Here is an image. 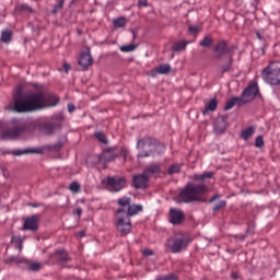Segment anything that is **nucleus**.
I'll return each mask as SVG.
<instances>
[{"label": "nucleus", "mask_w": 280, "mask_h": 280, "mask_svg": "<svg viewBox=\"0 0 280 280\" xmlns=\"http://www.w3.org/2000/svg\"><path fill=\"white\" fill-rule=\"evenodd\" d=\"M200 47H205L206 49H210L213 46V37L211 35H206L200 42Z\"/></svg>", "instance_id": "21"}, {"label": "nucleus", "mask_w": 280, "mask_h": 280, "mask_svg": "<svg viewBox=\"0 0 280 280\" xmlns=\"http://www.w3.org/2000/svg\"><path fill=\"white\" fill-rule=\"evenodd\" d=\"M232 279H238V276H237V273H235V272H232Z\"/></svg>", "instance_id": "51"}, {"label": "nucleus", "mask_w": 280, "mask_h": 280, "mask_svg": "<svg viewBox=\"0 0 280 280\" xmlns=\"http://www.w3.org/2000/svg\"><path fill=\"white\" fill-rule=\"evenodd\" d=\"M40 268H43V264L40 262H32L28 265V270H32L33 272H37Z\"/></svg>", "instance_id": "34"}, {"label": "nucleus", "mask_w": 280, "mask_h": 280, "mask_svg": "<svg viewBox=\"0 0 280 280\" xmlns=\"http://www.w3.org/2000/svg\"><path fill=\"white\" fill-rule=\"evenodd\" d=\"M189 43H191V42H187V40L177 42L173 45V49H174V51H185V49H187V45H189Z\"/></svg>", "instance_id": "23"}, {"label": "nucleus", "mask_w": 280, "mask_h": 280, "mask_svg": "<svg viewBox=\"0 0 280 280\" xmlns=\"http://www.w3.org/2000/svg\"><path fill=\"white\" fill-rule=\"evenodd\" d=\"M95 137L101 143H108V140H106V135L104 132H96Z\"/></svg>", "instance_id": "36"}, {"label": "nucleus", "mask_w": 280, "mask_h": 280, "mask_svg": "<svg viewBox=\"0 0 280 280\" xmlns=\"http://www.w3.org/2000/svg\"><path fill=\"white\" fill-rule=\"evenodd\" d=\"M39 220H40V215H38V214L27 218L24 221L23 230L24 231H33V232L38 231Z\"/></svg>", "instance_id": "14"}, {"label": "nucleus", "mask_w": 280, "mask_h": 280, "mask_svg": "<svg viewBox=\"0 0 280 280\" xmlns=\"http://www.w3.org/2000/svg\"><path fill=\"white\" fill-rule=\"evenodd\" d=\"M246 104V101L240 96H234L225 104V110H231L234 106H244Z\"/></svg>", "instance_id": "17"}, {"label": "nucleus", "mask_w": 280, "mask_h": 280, "mask_svg": "<svg viewBox=\"0 0 280 280\" xmlns=\"http://www.w3.org/2000/svg\"><path fill=\"white\" fill-rule=\"evenodd\" d=\"M27 130L26 125H20L13 129L3 131L1 139H16L20 135H23Z\"/></svg>", "instance_id": "11"}, {"label": "nucleus", "mask_w": 280, "mask_h": 280, "mask_svg": "<svg viewBox=\"0 0 280 280\" xmlns=\"http://www.w3.org/2000/svg\"><path fill=\"white\" fill-rule=\"evenodd\" d=\"M156 73H160L161 75H167L172 71V66L170 65H160L158 68H155Z\"/></svg>", "instance_id": "24"}, {"label": "nucleus", "mask_w": 280, "mask_h": 280, "mask_svg": "<svg viewBox=\"0 0 280 280\" xmlns=\"http://www.w3.org/2000/svg\"><path fill=\"white\" fill-rule=\"evenodd\" d=\"M12 242L19 246L20 250L23 248V241L21 240V236H13Z\"/></svg>", "instance_id": "38"}, {"label": "nucleus", "mask_w": 280, "mask_h": 280, "mask_svg": "<svg viewBox=\"0 0 280 280\" xmlns=\"http://www.w3.org/2000/svg\"><path fill=\"white\" fill-rule=\"evenodd\" d=\"M213 51L215 58L221 60V58H224V56H229V54L233 51V47L229 46L226 40L221 39L215 44Z\"/></svg>", "instance_id": "6"}, {"label": "nucleus", "mask_w": 280, "mask_h": 280, "mask_svg": "<svg viewBox=\"0 0 280 280\" xmlns=\"http://www.w3.org/2000/svg\"><path fill=\"white\" fill-rule=\"evenodd\" d=\"M143 172L148 176H150V174H161V165L152 164V165L148 166L147 168H144Z\"/></svg>", "instance_id": "22"}, {"label": "nucleus", "mask_w": 280, "mask_h": 280, "mask_svg": "<svg viewBox=\"0 0 280 280\" xmlns=\"http://www.w3.org/2000/svg\"><path fill=\"white\" fill-rule=\"evenodd\" d=\"M131 202H132V199L129 197H122L118 199L119 207H130Z\"/></svg>", "instance_id": "30"}, {"label": "nucleus", "mask_w": 280, "mask_h": 280, "mask_svg": "<svg viewBox=\"0 0 280 280\" xmlns=\"http://www.w3.org/2000/svg\"><path fill=\"white\" fill-rule=\"evenodd\" d=\"M13 156H23V154H43V150L40 149H24V150H15L12 152Z\"/></svg>", "instance_id": "18"}, {"label": "nucleus", "mask_w": 280, "mask_h": 280, "mask_svg": "<svg viewBox=\"0 0 280 280\" xmlns=\"http://www.w3.org/2000/svg\"><path fill=\"white\" fill-rule=\"evenodd\" d=\"M59 1H62V3H65V0H59Z\"/></svg>", "instance_id": "53"}, {"label": "nucleus", "mask_w": 280, "mask_h": 280, "mask_svg": "<svg viewBox=\"0 0 280 280\" xmlns=\"http://www.w3.org/2000/svg\"><path fill=\"white\" fill-rule=\"evenodd\" d=\"M13 102L15 113H36V110H43L47 106H56L59 98L43 91L23 92V88L18 86L13 95Z\"/></svg>", "instance_id": "1"}, {"label": "nucleus", "mask_w": 280, "mask_h": 280, "mask_svg": "<svg viewBox=\"0 0 280 280\" xmlns=\"http://www.w3.org/2000/svg\"><path fill=\"white\" fill-rule=\"evenodd\" d=\"M142 254L145 256V257H152V255H154V252L152 249H144L142 252Z\"/></svg>", "instance_id": "44"}, {"label": "nucleus", "mask_w": 280, "mask_h": 280, "mask_svg": "<svg viewBox=\"0 0 280 280\" xmlns=\"http://www.w3.org/2000/svg\"><path fill=\"white\" fill-rule=\"evenodd\" d=\"M191 244V236L187 234H178L167 240L165 246L170 253L174 255L187 250V246Z\"/></svg>", "instance_id": "4"}, {"label": "nucleus", "mask_w": 280, "mask_h": 280, "mask_svg": "<svg viewBox=\"0 0 280 280\" xmlns=\"http://www.w3.org/2000/svg\"><path fill=\"white\" fill-rule=\"evenodd\" d=\"M79 235H80L81 237H84V236L86 235V232L81 231V232H79Z\"/></svg>", "instance_id": "50"}, {"label": "nucleus", "mask_w": 280, "mask_h": 280, "mask_svg": "<svg viewBox=\"0 0 280 280\" xmlns=\"http://www.w3.org/2000/svg\"><path fill=\"white\" fill-rule=\"evenodd\" d=\"M63 71H66V73H69V71H71V66L69 63H63Z\"/></svg>", "instance_id": "46"}, {"label": "nucleus", "mask_w": 280, "mask_h": 280, "mask_svg": "<svg viewBox=\"0 0 280 280\" xmlns=\"http://www.w3.org/2000/svg\"><path fill=\"white\" fill-rule=\"evenodd\" d=\"M209 188L205 183L200 184H194L189 183L186 185L185 188H183L178 194V200L180 202H197L198 200H201V198L205 196V194H208Z\"/></svg>", "instance_id": "2"}, {"label": "nucleus", "mask_w": 280, "mask_h": 280, "mask_svg": "<svg viewBox=\"0 0 280 280\" xmlns=\"http://www.w3.org/2000/svg\"><path fill=\"white\" fill-rule=\"evenodd\" d=\"M54 258L56 259V261H58V264H60V266L63 267L67 266L69 261H71V257L65 249H57L54 254Z\"/></svg>", "instance_id": "16"}, {"label": "nucleus", "mask_w": 280, "mask_h": 280, "mask_svg": "<svg viewBox=\"0 0 280 280\" xmlns=\"http://www.w3.org/2000/svg\"><path fill=\"white\" fill-rule=\"evenodd\" d=\"M135 49H137V45H132V44L120 47V51H124L125 54L135 51Z\"/></svg>", "instance_id": "33"}, {"label": "nucleus", "mask_w": 280, "mask_h": 280, "mask_svg": "<svg viewBox=\"0 0 280 280\" xmlns=\"http://www.w3.org/2000/svg\"><path fill=\"white\" fill-rule=\"evenodd\" d=\"M11 40H12V31L10 30L2 31L1 42L8 44Z\"/></svg>", "instance_id": "28"}, {"label": "nucleus", "mask_w": 280, "mask_h": 280, "mask_svg": "<svg viewBox=\"0 0 280 280\" xmlns=\"http://www.w3.org/2000/svg\"><path fill=\"white\" fill-rule=\"evenodd\" d=\"M149 182H150V176H148L143 171V174L133 176L132 185L135 189H145V187H148Z\"/></svg>", "instance_id": "12"}, {"label": "nucleus", "mask_w": 280, "mask_h": 280, "mask_svg": "<svg viewBox=\"0 0 280 280\" xmlns=\"http://www.w3.org/2000/svg\"><path fill=\"white\" fill-rule=\"evenodd\" d=\"M170 222L174 225L185 222V212H183L180 209L172 208L170 210Z\"/></svg>", "instance_id": "13"}, {"label": "nucleus", "mask_w": 280, "mask_h": 280, "mask_svg": "<svg viewBox=\"0 0 280 280\" xmlns=\"http://www.w3.org/2000/svg\"><path fill=\"white\" fill-rule=\"evenodd\" d=\"M68 110H69V113H73V110H75V105L69 104L68 105Z\"/></svg>", "instance_id": "48"}, {"label": "nucleus", "mask_w": 280, "mask_h": 280, "mask_svg": "<svg viewBox=\"0 0 280 280\" xmlns=\"http://www.w3.org/2000/svg\"><path fill=\"white\" fill-rule=\"evenodd\" d=\"M232 67H233V57H230L229 62L221 67L222 73L229 72V70L232 69Z\"/></svg>", "instance_id": "31"}, {"label": "nucleus", "mask_w": 280, "mask_h": 280, "mask_svg": "<svg viewBox=\"0 0 280 280\" xmlns=\"http://www.w3.org/2000/svg\"><path fill=\"white\" fill-rule=\"evenodd\" d=\"M65 7V2L59 1L57 5H55L52 13L54 14H58V12H60V10H62V8Z\"/></svg>", "instance_id": "39"}, {"label": "nucleus", "mask_w": 280, "mask_h": 280, "mask_svg": "<svg viewBox=\"0 0 280 280\" xmlns=\"http://www.w3.org/2000/svg\"><path fill=\"white\" fill-rule=\"evenodd\" d=\"M156 280H178V277H176V275L171 273L168 276H160L156 278Z\"/></svg>", "instance_id": "37"}, {"label": "nucleus", "mask_w": 280, "mask_h": 280, "mask_svg": "<svg viewBox=\"0 0 280 280\" xmlns=\"http://www.w3.org/2000/svg\"><path fill=\"white\" fill-rule=\"evenodd\" d=\"M213 176H215V173L213 172H203L202 174H195L192 176V180H200L201 183H205V180H207V178H213Z\"/></svg>", "instance_id": "20"}, {"label": "nucleus", "mask_w": 280, "mask_h": 280, "mask_svg": "<svg viewBox=\"0 0 280 280\" xmlns=\"http://www.w3.org/2000/svg\"><path fill=\"white\" fill-rule=\"evenodd\" d=\"M82 211H83L82 208H77V209L74 210V214L80 218V215H82Z\"/></svg>", "instance_id": "47"}, {"label": "nucleus", "mask_w": 280, "mask_h": 280, "mask_svg": "<svg viewBox=\"0 0 280 280\" xmlns=\"http://www.w3.org/2000/svg\"><path fill=\"white\" fill-rule=\"evenodd\" d=\"M253 135H255V128L249 127L242 131L241 137L244 139V141H248Z\"/></svg>", "instance_id": "26"}, {"label": "nucleus", "mask_w": 280, "mask_h": 280, "mask_svg": "<svg viewBox=\"0 0 280 280\" xmlns=\"http://www.w3.org/2000/svg\"><path fill=\"white\" fill-rule=\"evenodd\" d=\"M117 229L121 233V235H128L130 231H132V223H130V219L124 217L122 214L117 215Z\"/></svg>", "instance_id": "9"}, {"label": "nucleus", "mask_w": 280, "mask_h": 280, "mask_svg": "<svg viewBox=\"0 0 280 280\" xmlns=\"http://www.w3.org/2000/svg\"><path fill=\"white\" fill-rule=\"evenodd\" d=\"M219 196L215 195L212 198H210L209 202H215V200H218Z\"/></svg>", "instance_id": "49"}, {"label": "nucleus", "mask_w": 280, "mask_h": 280, "mask_svg": "<svg viewBox=\"0 0 280 280\" xmlns=\"http://www.w3.org/2000/svg\"><path fill=\"white\" fill-rule=\"evenodd\" d=\"M81 189V186L78 182H73L72 184H70V191H72L73 194H78Z\"/></svg>", "instance_id": "35"}, {"label": "nucleus", "mask_w": 280, "mask_h": 280, "mask_svg": "<svg viewBox=\"0 0 280 280\" xmlns=\"http://www.w3.org/2000/svg\"><path fill=\"white\" fill-rule=\"evenodd\" d=\"M224 207H226V201H220L213 207V211H220V209H224Z\"/></svg>", "instance_id": "42"}, {"label": "nucleus", "mask_w": 280, "mask_h": 280, "mask_svg": "<svg viewBox=\"0 0 280 280\" xmlns=\"http://www.w3.org/2000/svg\"><path fill=\"white\" fill-rule=\"evenodd\" d=\"M188 30H189L190 34H198V32H200L199 26H189Z\"/></svg>", "instance_id": "43"}, {"label": "nucleus", "mask_w": 280, "mask_h": 280, "mask_svg": "<svg viewBox=\"0 0 280 280\" xmlns=\"http://www.w3.org/2000/svg\"><path fill=\"white\" fill-rule=\"evenodd\" d=\"M119 155L122 158L124 163H126V161H128V149L121 148Z\"/></svg>", "instance_id": "40"}, {"label": "nucleus", "mask_w": 280, "mask_h": 280, "mask_svg": "<svg viewBox=\"0 0 280 280\" xmlns=\"http://www.w3.org/2000/svg\"><path fill=\"white\" fill-rule=\"evenodd\" d=\"M56 127L51 122H44L42 125V130H43V132H45V135H54V129Z\"/></svg>", "instance_id": "27"}, {"label": "nucleus", "mask_w": 280, "mask_h": 280, "mask_svg": "<svg viewBox=\"0 0 280 280\" xmlns=\"http://www.w3.org/2000/svg\"><path fill=\"white\" fill-rule=\"evenodd\" d=\"M140 211H143V206L133 203L129 205L127 211L124 208L118 209L117 215H124L130 220V218L137 215Z\"/></svg>", "instance_id": "10"}, {"label": "nucleus", "mask_w": 280, "mask_h": 280, "mask_svg": "<svg viewBox=\"0 0 280 280\" xmlns=\"http://www.w3.org/2000/svg\"><path fill=\"white\" fill-rule=\"evenodd\" d=\"M180 164H173L170 166L168 168V174L173 175V174H179L180 172Z\"/></svg>", "instance_id": "32"}, {"label": "nucleus", "mask_w": 280, "mask_h": 280, "mask_svg": "<svg viewBox=\"0 0 280 280\" xmlns=\"http://www.w3.org/2000/svg\"><path fill=\"white\" fill-rule=\"evenodd\" d=\"M272 65H275V62H271L268 67H266L262 70V79L267 82V84H270L271 86H279L280 68L272 69Z\"/></svg>", "instance_id": "5"}, {"label": "nucleus", "mask_w": 280, "mask_h": 280, "mask_svg": "<svg viewBox=\"0 0 280 280\" xmlns=\"http://www.w3.org/2000/svg\"><path fill=\"white\" fill-rule=\"evenodd\" d=\"M106 185L109 191H121L126 187V178L124 177H108Z\"/></svg>", "instance_id": "8"}, {"label": "nucleus", "mask_w": 280, "mask_h": 280, "mask_svg": "<svg viewBox=\"0 0 280 280\" xmlns=\"http://www.w3.org/2000/svg\"><path fill=\"white\" fill-rule=\"evenodd\" d=\"M137 148L139 150L138 159H148L154 156V154H161L165 150V145L150 137L138 140Z\"/></svg>", "instance_id": "3"}, {"label": "nucleus", "mask_w": 280, "mask_h": 280, "mask_svg": "<svg viewBox=\"0 0 280 280\" xmlns=\"http://www.w3.org/2000/svg\"><path fill=\"white\" fill-rule=\"evenodd\" d=\"M119 156L114 148L105 149L103 153L98 156V161L103 163H110V161H115Z\"/></svg>", "instance_id": "15"}, {"label": "nucleus", "mask_w": 280, "mask_h": 280, "mask_svg": "<svg viewBox=\"0 0 280 280\" xmlns=\"http://www.w3.org/2000/svg\"><path fill=\"white\" fill-rule=\"evenodd\" d=\"M138 5L139 8H148V0H139Z\"/></svg>", "instance_id": "45"}, {"label": "nucleus", "mask_w": 280, "mask_h": 280, "mask_svg": "<svg viewBox=\"0 0 280 280\" xmlns=\"http://www.w3.org/2000/svg\"><path fill=\"white\" fill-rule=\"evenodd\" d=\"M127 23L126 18H118L113 21L114 27H126Z\"/></svg>", "instance_id": "29"}, {"label": "nucleus", "mask_w": 280, "mask_h": 280, "mask_svg": "<svg viewBox=\"0 0 280 280\" xmlns=\"http://www.w3.org/2000/svg\"><path fill=\"white\" fill-rule=\"evenodd\" d=\"M264 144H265L264 137L258 136L256 138V142H255L256 148H264Z\"/></svg>", "instance_id": "41"}, {"label": "nucleus", "mask_w": 280, "mask_h": 280, "mask_svg": "<svg viewBox=\"0 0 280 280\" xmlns=\"http://www.w3.org/2000/svg\"><path fill=\"white\" fill-rule=\"evenodd\" d=\"M81 67H91L93 65V57L89 52H83L79 59Z\"/></svg>", "instance_id": "19"}, {"label": "nucleus", "mask_w": 280, "mask_h": 280, "mask_svg": "<svg viewBox=\"0 0 280 280\" xmlns=\"http://www.w3.org/2000/svg\"><path fill=\"white\" fill-rule=\"evenodd\" d=\"M0 126H3V122L0 121Z\"/></svg>", "instance_id": "52"}, {"label": "nucleus", "mask_w": 280, "mask_h": 280, "mask_svg": "<svg viewBox=\"0 0 280 280\" xmlns=\"http://www.w3.org/2000/svg\"><path fill=\"white\" fill-rule=\"evenodd\" d=\"M259 95V85L257 83H249L248 86L242 93V100L246 103L253 102L255 97Z\"/></svg>", "instance_id": "7"}, {"label": "nucleus", "mask_w": 280, "mask_h": 280, "mask_svg": "<svg viewBox=\"0 0 280 280\" xmlns=\"http://www.w3.org/2000/svg\"><path fill=\"white\" fill-rule=\"evenodd\" d=\"M218 108V100H211L208 105L206 106V109L203 110V115H207V113H213Z\"/></svg>", "instance_id": "25"}]
</instances>
